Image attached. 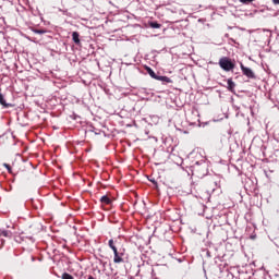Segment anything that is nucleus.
Wrapping results in <instances>:
<instances>
[{
    "instance_id": "f257e3e1",
    "label": "nucleus",
    "mask_w": 279,
    "mask_h": 279,
    "mask_svg": "<svg viewBox=\"0 0 279 279\" xmlns=\"http://www.w3.org/2000/svg\"><path fill=\"white\" fill-rule=\"evenodd\" d=\"M218 64H219L220 69H222V71H226L227 73L232 71L235 66L232 59H230L228 57L220 58Z\"/></svg>"
},
{
    "instance_id": "f03ea898",
    "label": "nucleus",
    "mask_w": 279,
    "mask_h": 279,
    "mask_svg": "<svg viewBox=\"0 0 279 279\" xmlns=\"http://www.w3.org/2000/svg\"><path fill=\"white\" fill-rule=\"evenodd\" d=\"M240 69L242 71L243 75L248 77V80H256V74L254 73V71H252V69L243 65V63H240Z\"/></svg>"
},
{
    "instance_id": "7ed1b4c3",
    "label": "nucleus",
    "mask_w": 279,
    "mask_h": 279,
    "mask_svg": "<svg viewBox=\"0 0 279 279\" xmlns=\"http://www.w3.org/2000/svg\"><path fill=\"white\" fill-rule=\"evenodd\" d=\"M156 80L158 82H162V84H173V81L169 76H160V75H158Z\"/></svg>"
},
{
    "instance_id": "20e7f679",
    "label": "nucleus",
    "mask_w": 279,
    "mask_h": 279,
    "mask_svg": "<svg viewBox=\"0 0 279 279\" xmlns=\"http://www.w3.org/2000/svg\"><path fill=\"white\" fill-rule=\"evenodd\" d=\"M227 84H228V90H230L231 93H234V88H236V83H234L232 78H228Z\"/></svg>"
},
{
    "instance_id": "39448f33",
    "label": "nucleus",
    "mask_w": 279,
    "mask_h": 279,
    "mask_svg": "<svg viewBox=\"0 0 279 279\" xmlns=\"http://www.w3.org/2000/svg\"><path fill=\"white\" fill-rule=\"evenodd\" d=\"M100 203L105 204L106 206H110V204H112V199H110L108 195H104L100 197Z\"/></svg>"
},
{
    "instance_id": "423d86ee",
    "label": "nucleus",
    "mask_w": 279,
    "mask_h": 279,
    "mask_svg": "<svg viewBox=\"0 0 279 279\" xmlns=\"http://www.w3.org/2000/svg\"><path fill=\"white\" fill-rule=\"evenodd\" d=\"M0 104L1 106H3V108H12V104H8L5 102V97L3 96V94H0Z\"/></svg>"
},
{
    "instance_id": "0eeeda50",
    "label": "nucleus",
    "mask_w": 279,
    "mask_h": 279,
    "mask_svg": "<svg viewBox=\"0 0 279 279\" xmlns=\"http://www.w3.org/2000/svg\"><path fill=\"white\" fill-rule=\"evenodd\" d=\"M108 245L112 252H117V240L114 241L113 239L109 240Z\"/></svg>"
},
{
    "instance_id": "6e6552de",
    "label": "nucleus",
    "mask_w": 279,
    "mask_h": 279,
    "mask_svg": "<svg viewBox=\"0 0 279 279\" xmlns=\"http://www.w3.org/2000/svg\"><path fill=\"white\" fill-rule=\"evenodd\" d=\"M113 254H114L113 263H116V264L123 263L122 257L119 256V251L113 252Z\"/></svg>"
},
{
    "instance_id": "1a4fd4ad",
    "label": "nucleus",
    "mask_w": 279,
    "mask_h": 279,
    "mask_svg": "<svg viewBox=\"0 0 279 279\" xmlns=\"http://www.w3.org/2000/svg\"><path fill=\"white\" fill-rule=\"evenodd\" d=\"M72 39H73V43H75V45H80V33L73 32Z\"/></svg>"
},
{
    "instance_id": "9d476101",
    "label": "nucleus",
    "mask_w": 279,
    "mask_h": 279,
    "mask_svg": "<svg viewBox=\"0 0 279 279\" xmlns=\"http://www.w3.org/2000/svg\"><path fill=\"white\" fill-rule=\"evenodd\" d=\"M146 71H147L148 75H150V77H153V80L158 78V74H156V72H154V70L151 68H146Z\"/></svg>"
},
{
    "instance_id": "9b49d317",
    "label": "nucleus",
    "mask_w": 279,
    "mask_h": 279,
    "mask_svg": "<svg viewBox=\"0 0 279 279\" xmlns=\"http://www.w3.org/2000/svg\"><path fill=\"white\" fill-rule=\"evenodd\" d=\"M149 27H151L153 29H160L162 25L159 24L158 22H149Z\"/></svg>"
},
{
    "instance_id": "f8f14e48",
    "label": "nucleus",
    "mask_w": 279,
    "mask_h": 279,
    "mask_svg": "<svg viewBox=\"0 0 279 279\" xmlns=\"http://www.w3.org/2000/svg\"><path fill=\"white\" fill-rule=\"evenodd\" d=\"M0 236H5L7 239H12V231H1Z\"/></svg>"
},
{
    "instance_id": "ddd939ff",
    "label": "nucleus",
    "mask_w": 279,
    "mask_h": 279,
    "mask_svg": "<svg viewBox=\"0 0 279 279\" xmlns=\"http://www.w3.org/2000/svg\"><path fill=\"white\" fill-rule=\"evenodd\" d=\"M61 279H75L69 272H63Z\"/></svg>"
},
{
    "instance_id": "4468645a",
    "label": "nucleus",
    "mask_w": 279,
    "mask_h": 279,
    "mask_svg": "<svg viewBox=\"0 0 279 279\" xmlns=\"http://www.w3.org/2000/svg\"><path fill=\"white\" fill-rule=\"evenodd\" d=\"M34 34H39V35H43V34H47V31L45 29H33Z\"/></svg>"
},
{
    "instance_id": "2eb2a0df",
    "label": "nucleus",
    "mask_w": 279,
    "mask_h": 279,
    "mask_svg": "<svg viewBox=\"0 0 279 279\" xmlns=\"http://www.w3.org/2000/svg\"><path fill=\"white\" fill-rule=\"evenodd\" d=\"M240 3H243L244 5H248V3H253L254 0H239Z\"/></svg>"
},
{
    "instance_id": "dca6fc26",
    "label": "nucleus",
    "mask_w": 279,
    "mask_h": 279,
    "mask_svg": "<svg viewBox=\"0 0 279 279\" xmlns=\"http://www.w3.org/2000/svg\"><path fill=\"white\" fill-rule=\"evenodd\" d=\"M4 167L8 169L9 172L12 171V167H10V165L4 163Z\"/></svg>"
},
{
    "instance_id": "f3484780",
    "label": "nucleus",
    "mask_w": 279,
    "mask_h": 279,
    "mask_svg": "<svg viewBox=\"0 0 279 279\" xmlns=\"http://www.w3.org/2000/svg\"><path fill=\"white\" fill-rule=\"evenodd\" d=\"M272 3H274L275 5H279V0H272Z\"/></svg>"
}]
</instances>
